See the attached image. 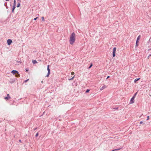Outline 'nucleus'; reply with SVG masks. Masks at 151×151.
Wrapping results in <instances>:
<instances>
[{
    "instance_id": "obj_28",
    "label": "nucleus",
    "mask_w": 151,
    "mask_h": 151,
    "mask_svg": "<svg viewBox=\"0 0 151 151\" xmlns=\"http://www.w3.org/2000/svg\"><path fill=\"white\" fill-rule=\"evenodd\" d=\"M139 124H144V123H143V122H142V121H141V122H140V123H139Z\"/></svg>"
},
{
    "instance_id": "obj_40",
    "label": "nucleus",
    "mask_w": 151,
    "mask_h": 151,
    "mask_svg": "<svg viewBox=\"0 0 151 151\" xmlns=\"http://www.w3.org/2000/svg\"><path fill=\"white\" fill-rule=\"evenodd\" d=\"M149 56H151V54L149 55Z\"/></svg>"
},
{
    "instance_id": "obj_38",
    "label": "nucleus",
    "mask_w": 151,
    "mask_h": 151,
    "mask_svg": "<svg viewBox=\"0 0 151 151\" xmlns=\"http://www.w3.org/2000/svg\"><path fill=\"white\" fill-rule=\"evenodd\" d=\"M150 50H151V49H149L148 50V51Z\"/></svg>"
},
{
    "instance_id": "obj_43",
    "label": "nucleus",
    "mask_w": 151,
    "mask_h": 151,
    "mask_svg": "<svg viewBox=\"0 0 151 151\" xmlns=\"http://www.w3.org/2000/svg\"><path fill=\"white\" fill-rule=\"evenodd\" d=\"M6 8H8V7L7 6H6Z\"/></svg>"
},
{
    "instance_id": "obj_30",
    "label": "nucleus",
    "mask_w": 151,
    "mask_h": 151,
    "mask_svg": "<svg viewBox=\"0 0 151 151\" xmlns=\"http://www.w3.org/2000/svg\"><path fill=\"white\" fill-rule=\"evenodd\" d=\"M118 107H115L113 108V109H118Z\"/></svg>"
},
{
    "instance_id": "obj_18",
    "label": "nucleus",
    "mask_w": 151,
    "mask_h": 151,
    "mask_svg": "<svg viewBox=\"0 0 151 151\" xmlns=\"http://www.w3.org/2000/svg\"><path fill=\"white\" fill-rule=\"evenodd\" d=\"M16 0H14V2H13V6H16Z\"/></svg>"
},
{
    "instance_id": "obj_27",
    "label": "nucleus",
    "mask_w": 151,
    "mask_h": 151,
    "mask_svg": "<svg viewBox=\"0 0 151 151\" xmlns=\"http://www.w3.org/2000/svg\"><path fill=\"white\" fill-rule=\"evenodd\" d=\"M38 18V17H36V18H35L34 19V20H37V18Z\"/></svg>"
},
{
    "instance_id": "obj_3",
    "label": "nucleus",
    "mask_w": 151,
    "mask_h": 151,
    "mask_svg": "<svg viewBox=\"0 0 151 151\" xmlns=\"http://www.w3.org/2000/svg\"><path fill=\"white\" fill-rule=\"evenodd\" d=\"M116 47H114L113 49L112 52V57L114 58L115 56V53L116 52Z\"/></svg>"
},
{
    "instance_id": "obj_12",
    "label": "nucleus",
    "mask_w": 151,
    "mask_h": 151,
    "mask_svg": "<svg viewBox=\"0 0 151 151\" xmlns=\"http://www.w3.org/2000/svg\"><path fill=\"white\" fill-rule=\"evenodd\" d=\"M15 76L16 77H19L20 76V75L18 73H16L15 75Z\"/></svg>"
},
{
    "instance_id": "obj_41",
    "label": "nucleus",
    "mask_w": 151,
    "mask_h": 151,
    "mask_svg": "<svg viewBox=\"0 0 151 151\" xmlns=\"http://www.w3.org/2000/svg\"><path fill=\"white\" fill-rule=\"evenodd\" d=\"M4 5H5V6H6V3H5L4 4Z\"/></svg>"
},
{
    "instance_id": "obj_23",
    "label": "nucleus",
    "mask_w": 151,
    "mask_h": 151,
    "mask_svg": "<svg viewBox=\"0 0 151 151\" xmlns=\"http://www.w3.org/2000/svg\"><path fill=\"white\" fill-rule=\"evenodd\" d=\"M137 93H138V92H136V93H135L134 94V95L133 96V97H134V98H135V96H136V95H137Z\"/></svg>"
},
{
    "instance_id": "obj_19",
    "label": "nucleus",
    "mask_w": 151,
    "mask_h": 151,
    "mask_svg": "<svg viewBox=\"0 0 151 151\" xmlns=\"http://www.w3.org/2000/svg\"><path fill=\"white\" fill-rule=\"evenodd\" d=\"M92 66H93V64L92 63H91L90 64V66L88 67V69L92 67Z\"/></svg>"
},
{
    "instance_id": "obj_39",
    "label": "nucleus",
    "mask_w": 151,
    "mask_h": 151,
    "mask_svg": "<svg viewBox=\"0 0 151 151\" xmlns=\"http://www.w3.org/2000/svg\"><path fill=\"white\" fill-rule=\"evenodd\" d=\"M6 1H9V0H6Z\"/></svg>"
},
{
    "instance_id": "obj_11",
    "label": "nucleus",
    "mask_w": 151,
    "mask_h": 151,
    "mask_svg": "<svg viewBox=\"0 0 151 151\" xmlns=\"http://www.w3.org/2000/svg\"><path fill=\"white\" fill-rule=\"evenodd\" d=\"M11 81H9V82L10 83H12L15 82V80L14 79H11Z\"/></svg>"
},
{
    "instance_id": "obj_31",
    "label": "nucleus",
    "mask_w": 151,
    "mask_h": 151,
    "mask_svg": "<svg viewBox=\"0 0 151 151\" xmlns=\"http://www.w3.org/2000/svg\"><path fill=\"white\" fill-rule=\"evenodd\" d=\"M74 74H75V73L74 72H72L71 73V74L72 75H73Z\"/></svg>"
},
{
    "instance_id": "obj_8",
    "label": "nucleus",
    "mask_w": 151,
    "mask_h": 151,
    "mask_svg": "<svg viewBox=\"0 0 151 151\" xmlns=\"http://www.w3.org/2000/svg\"><path fill=\"white\" fill-rule=\"evenodd\" d=\"M106 87L107 86L105 85H104L101 88H100V90L101 91Z\"/></svg>"
},
{
    "instance_id": "obj_1",
    "label": "nucleus",
    "mask_w": 151,
    "mask_h": 151,
    "mask_svg": "<svg viewBox=\"0 0 151 151\" xmlns=\"http://www.w3.org/2000/svg\"><path fill=\"white\" fill-rule=\"evenodd\" d=\"M76 35L74 32H73L71 34L69 40L70 43V44H73L75 41Z\"/></svg>"
},
{
    "instance_id": "obj_21",
    "label": "nucleus",
    "mask_w": 151,
    "mask_h": 151,
    "mask_svg": "<svg viewBox=\"0 0 151 151\" xmlns=\"http://www.w3.org/2000/svg\"><path fill=\"white\" fill-rule=\"evenodd\" d=\"M75 76V75H74L73 77H72V78H70V79H69L68 80H69L70 81V80H73V78H74V77Z\"/></svg>"
},
{
    "instance_id": "obj_4",
    "label": "nucleus",
    "mask_w": 151,
    "mask_h": 151,
    "mask_svg": "<svg viewBox=\"0 0 151 151\" xmlns=\"http://www.w3.org/2000/svg\"><path fill=\"white\" fill-rule=\"evenodd\" d=\"M7 42L8 45H10L12 42V40L10 39H9L7 40Z\"/></svg>"
},
{
    "instance_id": "obj_42",
    "label": "nucleus",
    "mask_w": 151,
    "mask_h": 151,
    "mask_svg": "<svg viewBox=\"0 0 151 151\" xmlns=\"http://www.w3.org/2000/svg\"><path fill=\"white\" fill-rule=\"evenodd\" d=\"M4 5H5V6H6V3H5L4 4Z\"/></svg>"
},
{
    "instance_id": "obj_2",
    "label": "nucleus",
    "mask_w": 151,
    "mask_h": 151,
    "mask_svg": "<svg viewBox=\"0 0 151 151\" xmlns=\"http://www.w3.org/2000/svg\"><path fill=\"white\" fill-rule=\"evenodd\" d=\"M140 37H141L140 35H139L137 37V39L136 41V47H137L138 46V42H139V40L140 39Z\"/></svg>"
},
{
    "instance_id": "obj_32",
    "label": "nucleus",
    "mask_w": 151,
    "mask_h": 151,
    "mask_svg": "<svg viewBox=\"0 0 151 151\" xmlns=\"http://www.w3.org/2000/svg\"><path fill=\"white\" fill-rule=\"evenodd\" d=\"M149 116H147V119L146 120H149Z\"/></svg>"
},
{
    "instance_id": "obj_44",
    "label": "nucleus",
    "mask_w": 151,
    "mask_h": 151,
    "mask_svg": "<svg viewBox=\"0 0 151 151\" xmlns=\"http://www.w3.org/2000/svg\"><path fill=\"white\" fill-rule=\"evenodd\" d=\"M111 151H113V150H111Z\"/></svg>"
},
{
    "instance_id": "obj_25",
    "label": "nucleus",
    "mask_w": 151,
    "mask_h": 151,
    "mask_svg": "<svg viewBox=\"0 0 151 151\" xmlns=\"http://www.w3.org/2000/svg\"><path fill=\"white\" fill-rule=\"evenodd\" d=\"M29 80V79H27L26 80L24 81V83L27 82Z\"/></svg>"
},
{
    "instance_id": "obj_37",
    "label": "nucleus",
    "mask_w": 151,
    "mask_h": 151,
    "mask_svg": "<svg viewBox=\"0 0 151 151\" xmlns=\"http://www.w3.org/2000/svg\"><path fill=\"white\" fill-rule=\"evenodd\" d=\"M19 141L20 142H21V140L19 139Z\"/></svg>"
},
{
    "instance_id": "obj_16",
    "label": "nucleus",
    "mask_w": 151,
    "mask_h": 151,
    "mask_svg": "<svg viewBox=\"0 0 151 151\" xmlns=\"http://www.w3.org/2000/svg\"><path fill=\"white\" fill-rule=\"evenodd\" d=\"M47 70L48 71H50V70L49 68V65H47Z\"/></svg>"
},
{
    "instance_id": "obj_10",
    "label": "nucleus",
    "mask_w": 151,
    "mask_h": 151,
    "mask_svg": "<svg viewBox=\"0 0 151 151\" xmlns=\"http://www.w3.org/2000/svg\"><path fill=\"white\" fill-rule=\"evenodd\" d=\"M140 79V78L135 79H134V82L135 83H137V81H138Z\"/></svg>"
},
{
    "instance_id": "obj_24",
    "label": "nucleus",
    "mask_w": 151,
    "mask_h": 151,
    "mask_svg": "<svg viewBox=\"0 0 151 151\" xmlns=\"http://www.w3.org/2000/svg\"><path fill=\"white\" fill-rule=\"evenodd\" d=\"M42 21H45V19H44V17H42Z\"/></svg>"
},
{
    "instance_id": "obj_17",
    "label": "nucleus",
    "mask_w": 151,
    "mask_h": 151,
    "mask_svg": "<svg viewBox=\"0 0 151 151\" xmlns=\"http://www.w3.org/2000/svg\"><path fill=\"white\" fill-rule=\"evenodd\" d=\"M122 148H119L118 149H116L113 150V151H117L120 150Z\"/></svg>"
},
{
    "instance_id": "obj_22",
    "label": "nucleus",
    "mask_w": 151,
    "mask_h": 151,
    "mask_svg": "<svg viewBox=\"0 0 151 151\" xmlns=\"http://www.w3.org/2000/svg\"><path fill=\"white\" fill-rule=\"evenodd\" d=\"M90 90L89 89H87L85 92V93H88L89 92Z\"/></svg>"
},
{
    "instance_id": "obj_20",
    "label": "nucleus",
    "mask_w": 151,
    "mask_h": 151,
    "mask_svg": "<svg viewBox=\"0 0 151 151\" xmlns=\"http://www.w3.org/2000/svg\"><path fill=\"white\" fill-rule=\"evenodd\" d=\"M25 71L27 72H28L29 71V69L28 68H26L25 69Z\"/></svg>"
},
{
    "instance_id": "obj_35",
    "label": "nucleus",
    "mask_w": 151,
    "mask_h": 151,
    "mask_svg": "<svg viewBox=\"0 0 151 151\" xmlns=\"http://www.w3.org/2000/svg\"><path fill=\"white\" fill-rule=\"evenodd\" d=\"M37 129V127H36L34 129V130L35 131Z\"/></svg>"
},
{
    "instance_id": "obj_9",
    "label": "nucleus",
    "mask_w": 151,
    "mask_h": 151,
    "mask_svg": "<svg viewBox=\"0 0 151 151\" xmlns=\"http://www.w3.org/2000/svg\"><path fill=\"white\" fill-rule=\"evenodd\" d=\"M16 7V6H13V7H12V13H14V9H15Z\"/></svg>"
},
{
    "instance_id": "obj_15",
    "label": "nucleus",
    "mask_w": 151,
    "mask_h": 151,
    "mask_svg": "<svg viewBox=\"0 0 151 151\" xmlns=\"http://www.w3.org/2000/svg\"><path fill=\"white\" fill-rule=\"evenodd\" d=\"M47 70L48 71H50V70L49 68V65H47Z\"/></svg>"
},
{
    "instance_id": "obj_26",
    "label": "nucleus",
    "mask_w": 151,
    "mask_h": 151,
    "mask_svg": "<svg viewBox=\"0 0 151 151\" xmlns=\"http://www.w3.org/2000/svg\"><path fill=\"white\" fill-rule=\"evenodd\" d=\"M39 135V133H38V132H37L36 135H35V137H37Z\"/></svg>"
},
{
    "instance_id": "obj_6",
    "label": "nucleus",
    "mask_w": 151,
    "mask_h": 151,
    "mask_svg": "<svg viewBox=\"0 0 151 151\" xmlns=\"http://www.w3.org/2000/svg\"><path fill=\"white\" fill-rule=\"evenodd\" d=\"M134 97H132L131 100H130V102H129V104H133L134 103Z\"/></svg>"
},
{
    "instance_id": "obj_36",
    "label": "nucleus",
    "mask_w": 151,
    "mask_h": 151,
    "mask_svg": "<svg viewBox=\"0 0 151 151\" xmlns=\"http://www.w3.org/2000/svg\"><path fill=\"white\" fill-rule=\"evenodd\" d=\"M150 56H149V55H148V56L147 57V58L149 59L150 58Z\"/></svg>"
},
{
    "instance_id": "obj_7",
    "label": "nucleus",
    "mask_w": 151,
    "mask_h": 151,
    "mask_svg": "<svg viewBox=\"0 0 151 151\" xmlns=\"http://www.w3.org/2000/svg\"><path fill=\"white\" fill-rule=\"evenodd\" d=\"M11 73L14 75H15L16 73H17L19 72L17 70H13L11 71Z\"/></svg>"
},
{
    "instance_id": "obj_14",
    "label": "nucleus",
    "mask_w": 151,
    "mask_h": 151,
    "mask_svg": "<svg viewBox=\"0 0 151 151\" xmlns=\"http://www.w3.org/2000/svg\"><path fill=\"white\" fill-rule=\"evenodd\" d=\"M20 1L19 2H18V4H17V7H19L20 6Z\"/></svg>"
},
{
    "instance_id": "obj_5",
    "label": "nucleus",
    "mask_w": 151,
    "mask_h": 151,
    "mask_svg": "<svg viewBox=\"0 0 151 151\" xmlns=\"http://www.w3.org/2000/svg\"><path fill=\"white\" fill-rule=\"evenodd\" d=\"M10 96L9 95V94H8L7 95V96L6 97H5V98H4V99L7 100H9L10 98Z\"/></svg>"
},
{
    "instance_id": "obj_34",
    "label": "nucleus",
    "mask_w": 151,
    "mask_h": 151,
    "mask_svg": "<svg viewBox=\"0 0 151 151\" xmlns=\"http://www.w3.org/2000/svg\"><path fill=\"white\" fill-rule=\"evenodd\" d=\"M109 78H110V76H107V78H106V79H108Z\"/></svg>"
},
{
    "instance_id": "obj_13",
    "label": "nucleus",
    "mask_w": 151,
    "mask_h": 151,
    "mask_svg": "<svg viewBox=\"0 0 151 151\" xmlns=\"http://www.w3.org/2000/svg\"><path fill=\"white\" fill-rule=\"evenodd\" d=\"M32 63L33 64H35L36 63H37V61L35 60H33L32 61Z\"/></svg>"
},
{
    "instance_id": "obj_29",
    "label": "nucleus",
    "mask_w": 151,
    "mask_h": 151,
    "mask_svg": "<svg viewBox=\"0 0 151 151\" xmlns=\"http://www.w3.org/2000/svg\"><path fill=\"white\" fill-rule=\"evenodd\" d=\"M49 75H49V74H48L47 73V75L45 76V77H49Z\"/></svg>"
},
{
    "instance_id": "obj_33",
    "label": "nucleus",
    "mask_w": 151,
    "mask_h": 151,
    "mask_svg": "<svg viewBox=\"0 0 151 151\" xmlns=\"http://www.w3.org/2000/svg\"><path fill=\"white\" fill-rule=\"evenodd\" d=\"M50 71H48L47 74L50 75Z\"/></svg>"
}]
</instances>
